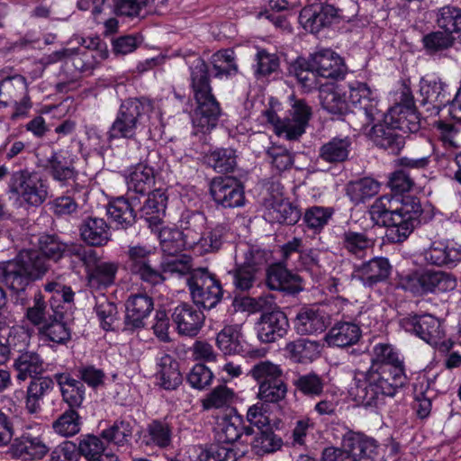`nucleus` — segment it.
Returning <instances> with one entry per match:
<instances>
[{"mask_svg":"<svg viewBox=\"0 0 461 461\" xmlns=\"http://www.w3.org/2000/svg\"><path fill=\"white\" fill-rule=\"evenodd\" d=\"M293 384L300 393L312 397L320 396L324 388L323 380L315 373L299 375L294 380Z\"/></svg>","mask_w":461,"mask_h":461,"instance_id":"obj_64","label":"nucleus"},{"mask_svg":"<svg viewBox=\"0 0 461 461\" xmlns=\"http://www.w3.org/2000/svg\"><path fill=\"white\" fill-rule=\"evenodd\" d=\"M265 218L272 223L293 225L300 219V212L290 202L276 200L267 207Z\"/></svg>","mask_w":461,"mask_h":461,"instance_id":"obj_42","label":"nucleus"},{"mask_svg":"<svg viewBox=\"0 0 461 461\" xmlns=\"http://www.w3.org/2000/svg\"><path fill=\"white\" fill-rule=\"evenodd\" d=\"M378 446L375 439L357 434L344 440L343 448L327 447L321 461H358L359 458L374 459Z\"/></svg>","mask_w":461,"mask_h":461,"instance_id":"obj_14","label":"nucleus"},{"mask_svg":"<svg viewBox=\"0 0 461 461\" xmlns=\"http://www.w3.org/2000/svg\"><path fill=\"white\" fill-rule=\"evenodd\" d=\"M3 74L0 72V104L8 106L10 101L25 89V79L19 75L3 77Z\"/></svg>","mask_w":461,"mask_h":461,"instance_id":"obj_56","label":"nucleus"},{"mask_svg":"<svg viewBox=\"0 0 461 461\" xmlns=\"http://www.w3.org/2000/svg\"><path fill=\"white\" fill-rule=\"evenodd\" d=\"M187 285L194 303L204 309L214 307L221 298V284L205 269L194 271Z\"/></svg>","mask_w":461,"mask_h":461,"instance_id":"obj_15","label":"nucleus"},{"mask_svg":"<svg viewBox=\"0 0 461 461\" xmlns=\"http://www.w3.org/2000/svg\"><path fill=\"white\" fill-rule=\"evenodd\" d=\"M425 262L436 267H456L461 262V245L452 240H437L422 252Z\"/></svg>","mask_w":461,"mask_h":461,"instance_id":"obj_17","label":"nucleus"},{"mask_svg":"<svg viewBox=\"0 0 461 461\" xmlns=\"http://www.w3.org/2000/svg\"><path fill=\"white\" fill-rule=\"evenodd\" d=\"M384 121L403 133L419 131L420 119L416 113L412 93L407 86H402L396 104L384 115Z\"/></svg>","mask_w":461,"mask_h":461,"instance_id":"obj_11","label":"nucleus"},{"mask_svg":"<svg viewBox=\"0 0 461 461\" xmlns=\"http://www.w3.org/2000/svg\"><path fill=\"white\" fill-rule=\"evenodd\" d=\"M401 325L407 332L414 333L441 351H447L451 347L445 339L446 333L441 321L430 314L406 317L402 320Z\"/></svg>","mask_w":461,"mask_h":461,"instance_id":"obj_12","label":"nucleus"},{"mask_svg":"<svg viewBox=\"0 0 461 461\" xmlns=\"http://www.w3.org/2000/svg\"><path fill=\"white\" fill-rule=\"evenodd\" d=\"M456 285L457 280L453 274L440 270L415 271L401 280V287L416 295L447 293Z\"/></svg>","mask_w":461,"mask_h":461,"instance_id":"obj_8","label":"nucleus"},{"mask_svg":"<svg viewBox=\"0 0 461 461\" xmlns=\"http://www.w3.org/2000/svg\"><path fill=\"white\" fill-rule=\"evenodd\" d=\"M420 95L421 96V104H429L428 110H432L438 113L441 107L449 102L446 85L438 77H424L420 81Z\"/></svg>","mask_w":461,"mask_h":461,"instance_id":"obj_21","label":"nucleus"},{"mask_svg":"<svg viewBox=\"0 0 461 461\" xmlns=\"http://www.w3.org/2000/svg\"><path fill=\"white\" fill-rule=\"evenodd\" d=\"M167 205V195L163 189H155L149 194V196L141 207V212L146 221L150 225L157 226L165 216Z\"/></svg>","mask_w":461,"mask_h":461,"instance_id":"obj_40","label":"nucleus"},{"mask_svg":"<svg viewBox=\"0 0 461 461\" xmlns=\"http://www.w3.org/2000/svg\"><path fill=\"white\" fill-rule=\"evenodd\" d=\"M225 233L226 230L222 225L209 228L206 231L203 230L193 249H196L201 254L215 252L221 247Z\"/></svg>","mask_w":461,"mask_h":461,"instance_id":"obj_53","label":"nucleus"},{"mask_svg":"<svg viewBox=\"0 0 461 461\" xmlns=\"http://www.w3.org/2000/svg\"><path fill=\"white\" fill-rule=\"evenodd\" d=\"M288 328V320L283 312H267L261 315L258 323V338L261 342L271 343L283 338Z\"/></svg>","mask_w":461,"mask_h":461,"instance_id":"obj_20","label":"nucleus"},{"mask_svg":"<svg viewBox=\"0 0 461 461\" xmlns=\"http://www.w3.org/2000/svg\"><path fill=\"white\" fill-rule=\"evenodd\" d=\"M54 377L59 386L63 401L68 404L70 409L80 407L86 395L83 383L67 373L55 374Z\"/></svg>","mask_w":461,"mask_h":461,"instance_id":"obj_31","label":"nucleus"},{"mask_svg":"<svg viewBox=\"0 0 461 461\" xmlns=\"http://www.w3.org/2000/svg\"><path fill=\"white\" fill-rule=\"evenodd\" d=\"M398 129L388 125L384 121L383 124H375L372 128V139L376 146L389 150L391 153H398L404 145L403 137L397 132Z\"/></svg>","mask_w":461,"mask_h":461,"instance_id":"obj_36","label":"nucleus"},{"mask_svg":"<svg viewBox=\"0 0 461 461\" xmlns=\"http://www.w3.org/2000/svg\"><path fill=\"white\" fill-rule=\"evenodd\" d=\"M215 433L218 440L222 443L232 444L238 441L244 443L242 437H249L254 433L250 426L245 425L243 417L236 409H231L217 420Z\"/></svg>","mask_w":461,"mask_h":461,"instance_id":"obj_18","label":"nucleus"},{"mask_svg":"<svg viewBox=\"0 0 461 461\" xmlns=\"http://www.w3.org/2000/svg\"><path fill=\"white\" fill-rule=\"evenodd\" d=\"M421 213L420 202L415 196L382 195L369 209L372 221L387 227L386 236L393 243L402 242L410 236Z\"/></svg>","mask_w":461,"mask_h":461,"instance_id":"obj_2","label":"nucleus"},{"mask_svg":"<svg viewBox=\"0 0 461 461\" xmlns=\"http://www.w3.org/2000/svg\"><path fill=\"white\" fill-rule=\"evenodd\" d=\"M46 169L52 179L61 185H67L70 181H75L77 176L73 160L63 151L52 153L47 160Z\"/></svg>","mask_w":461,"mask_h":461,"instance_id":"obj_26","label":"nucleus"},{"mask_svg":"<svg viewBox=\"0 0 461 461\" xmlns=\"http://www.w3.org/2000/svg\"><path fill=\"white\" fill-rule=\"evenodd\" d=\"M14 368L17 372L16 380L24 382L41 375L44 372V362L39 354L27 351L14 360Z\"/></svg>","mask_w":461,"mask_h":461,"instance_id":"obj_38","label":"nucleus"},{"mask_svg":"<svg viewBox=\"0 0 461 461\" xmlns=\"http://www.w3.org/2000/svg\"><path fill=\"white\" fill-rule=\"evenodd\" d=\"M267 261V251L261 249L257 245L248 243H240L237 246L235 250V262L249 268H254L258 271V268L264 266Z\"/></svg>","mask_w":461,"mask_h":461,"instance_id":"obj_46","label":"nucleus"},{"mask_svg":"<svg viewBox=\"0 0 461 461\" xmlns=\"http://www.w3.org/2000/svg\"><path fill=\"white\" fill-rule=\"evenodd\" d=\"M170 429L163 422L155 420L149 424L142 436V442L147 446L165 447L170 443Z\"/></svg>","mask_w":461,"mask_h":461,"instance_id":"obj_58","label":"nucleus"},{"mask_svg":"<svg viewBox=\"0 0 461 461\" xmlns=\"http://www.w3.org/2000/svg\"><path fill=\"white\" fill-rule=\"evenodd\" d=\"M8 195L19 207H39L48 198L49 185L39 173L21 169L11 175Z\"/></svg>","mask_w":461,"mask_h":461,"instance_id":"obj_6","label":"nucleus"},{"mask_svg":"<svg viewBox=\"0 0 461 461\" xmlns=\"http://www.w3.org/2000/svg\"><path fill=\"white\" fill-rule=\"evenodd\" d=\"M191 86L197 106L192 115L194 128L197 131L209 132L216 127L220 115V104L212 94L207 65L198 55L188 57Z\"/></svg>","mask_w":461,"mask_h":461,"instance_id":"obj_3","label":"nucleus"},{"mask_svg":"<svg viewBox=\"0 0 461 461\" xmlns=\"http://www.w3.org/2000/svg\"><path fill=\"white\" fill-rule=\"evenodd\" d=\"M46 260L36 251H22L9 261L0 263V279L15 292L24 291L29 284L48 270Z\"/></svg>","mask_w":461,"mask_h":461,"instance_id":"obj_4","label":"nucleus"},{"mask_svg":"<svg viewBox=\"0 0 461 461\" xmlns=\"http://www.w3.org/2000/svg\"><path fill=\"white\" fill-rule=\"evenodd\" d=\"M391 265L385 258H375L357 266L354 276L365 286H373L384 281L390 275Z\"/></svg>","mask_w":461,"mask_h":461,"instance_id":"obj_24","label":"nucleus"},{"mask_svg":"<svg viewBox=\"0 0 461 461\" xmlns=\"http://www.w3.org/2000/svg\"><path fill=\"white\" fill-rule=\"evenodd\" d=\"M172 319L180 334L195 336L203 324L204 315L193 305L185 303L174 309Z\"/></svg>","mask_w":461,"mask_h":461,"instance_id":"obj_23","label":"nucleus"},{"mask_svg":"<svg viewBox=\"0 0 461 461\" xmlns=\"http://www.w3.org/2000/svg\"><path fill=\"white\" fill-rule=\"evenodd\" d=\"M107 214L118 227L127 228L135 221V212L131 204L123 197H118L109 203Z\"/></svg>","mask_w":461,"mask_h":461,"instance_id":"obj_49","label":"nucleus"},{"mask_svg":"<svg viewBox=\"0 0 461 461\" xmlns=\"http://www.w3.org/2000/svg\"><path fill=\"white\" fill-rule=\"evenodd\" d=\"M288 387L283 379L272 383H262L258 385L257 398L265 403L277 404L285 399Z\"/></svg>","mask_w":461,"mask_h":461,"instance_id":"obj_55","label":"nucleus"},{"mask_svg":"<svg viewBox=\"0 0 461 461\" xmlns=\"http://www.w3.org/2000/svg\"><path fill=\"white\" fill-rule=\"evenodd\" d=\"M267 284L273 290L286 291L291 294L300 292L301 278L280 266L272 267L267 272Z\"/></svg>","mask_w":461,"mask_h":461,"instance_id":"obj_37","label":"nucleus"},{"mask_svg":"<svg viewBox=\"0 0 461 461\" xmlns=\"http://www.w3.org/2000/svg\"><path fill=\"white\" fill-rule=\"evenodd\" d=\"M206 163L221 173L233 170L236 166V155L233 149H218L211 151L205 157Z\"/></svg>","mask_w":461,"mask_h":461,"instance_id":"obj_59","label":"nucleus"},{"mask_svg":"<svg viewBox=\"0 0 461 461\" xmlns=\"http://www.w3.org/2000/svg\"><path fill=\"white\" fill-rule=\"evenodd\" d=\"M79 456L81 455L86 461H116L117 457L113 455L104 453L105 445L104 441L94 435L83 437L77 447Z\"/></svg>","mask_w":461,"mask_h":461,"instance_id":"obj_43","label":"nucleus"},{"mask_svg":"<svg viewBox=\"0 0 461 461\" xmlns=\"http://www.w3.org/2000/svg\"><path fill=\"white\" fill-rule=\"evenodd\" d=\"M437 26L451 36L461 32V9L452 5H445L436 11Z\"/></svg>","mask_w":461,"mask_h":461,"instance_id":"obj_50","label":"nucleus"},{"mask_svg":"<svg viewBox=\"0 0 461 461\" xmlns=\"http://www.w3.org/2000/svg\"><path fill=\"white\" fill-rule=\"evenodd\" d=\"M258 384L262 383H272L281 380L283 376V369L281 366L270 360H262L252 366L248 373Z\"/></svg>","mask_w":461,"mask_h":461,"instance_id":"obj_54","label":"nucleus"},{"mask_svg":"<svg viewBox=\"0 0 461 461\" xmlns=\"http://www.w3.org/2000/svg\"><path fill=\"white\" fill-rule=\"evenodd\" d=\"M157 379L166 390H174L182 383L178 363L169 355L161 356L157 364Z\"/></svg>","mask_w":461,"mask_h":461,"instance_id":"obj_34","label":"nucleus"},{"mask_svg":"<svg viewBox=\"0 0 461 461\" xmlns=\"http://www.w3.org/2000/svg\"><path fill=\"white\" fill-rule=\"evenodd\" d=\"M74 50V54L68 59L72 61L74 68L80 72H91L97 64L108 58L106 49Z\"/></svg>","mask_w":461,"mask_h":461,"instance_id":"obj_47","label":"nucleus"},{"mask_svg":"<svg viewBox=\"0 0 461 461\" xmlns=\"http://www.w3.org/2000/svg\"><path fill=\"white\" fill-rule=\"evenodd\" d=\"M348 87L347 99L355 109L354 114L360 119L361 128L370 126L380 117L375 93L366 83L359 81L348 83Z\"/></svg>","mask_w":461,"mask_h":461,"instance_id":"obj_13","label":"nucleus"},{"mask_svg":"<svg viewBox=\"0 0 461 461\" xmlns=\"http://www.w3.org/2000/svg\"><path fill=\"white\" fill-rule=\"evenodd\" d=\"M52 428L55 433L62 437H72L80 431V416L75 410L69 409L53 422Z\"/></svg>","mask_w":461,"mask_h":461,"instance_id":"obj_57","label":"nucleus"},{"mask_svg":"<svg viewBox=\"0 0 461 461\" xmlns=\"http://www.w3.org/2000/svg\"><path fill=\"white\" fill-rule=\"evenodd\" d=\"M312 69L317 76L325 78H338L344 73V62L335 51L325 49L311 55Z\"/></svg>","mask_w":461,"mask_h":461,"instance_id":"obj_22","label":"nucleus"},{"mask_svg":"<svg viewBox=\"0 0 461 461\" xmlns=\"http://www.w3.org/2000/svg\"><path fill=\"white\" fill-rule=\"evenodd\" d=\"M456 41L455 36L444 31H436L423 36L422 44L429 54H435L451 48Z\"/></svg>","mask_w":461,"mask_h":461,"instance_id":"obj_62","label":"nucleus"},{"mask_svg":"<svg viewBox=\"0 0 461 461\" xmlns=\"http://www.w3.org/2000/svg\"><path fill=\"white\" fill-rule=\"evenodd\" d=\"M334 213L331 207L312 206L303 215V221L307 227L314 231H321L330 221Z\"/></svg>","mask_w":461,"mask_h":461,"instance_id":"obj_61","label":"nucleus"},{"mask_svg":"<svg viewBox=\"0 0 461 461\" xmlns=\"http://www.w3.org/2000/svg\"><path fill=\"white\" fill-rule=\"evenodd\" d=\"M351 149L349 138H333L320 149V158L329 163H339L348 159Z\"/></svg>","mask_w":461,"mask_h":461,"instance_id":"obj_48","label":"nucleus"},{"mask_svg":"<svg viewBox=\"0 0 461 461\" xmlns=\"http://www.w3.org/2000/svg\"><path fill=\"white\" fill-rule=\"evenodd\" d=\"M406 381L403 360L398 350L391 344L377 343L372 349L369 369L355 373L348 394L359 405L375 406L384 396H393Z\"/></svg>","mask_w":461,"mask_h":461,"instance_id":"obj_1","label":"nucleus"},{"mask_svg":"<svg viewBox=\"0 0 461 461\" xmlns=\"http://www.w3.org/2000/svg\"><path fill=\"white\" fill-rule=\"evenodd\" d=\"M76 255L86 268L88 286L93 290H104L114 284L118 271L117 264L103 261L93 249H74Z\"/></svg>","mask_w":461,"mask_h":461,"instance_id":"obj_10","label":"nucleus"},{"mask_svg":"<svg viewBox=\"0 0 461 461\" xmlns=\"http://www.w3.org/2000/svg\"><path fill=\"white\" fill-rule=\"evenodd\" d=\"M80 236L89 246H104L111 240L110 226L98 217H87L80 226Z\"/></svg>","mask_w":461,"mask_h":461,"instance_id":"obj_28","label":"nucleus"},{"mask_svg":"<svg viewBox=\"0 0 461 461\" xmlns=\"http://www.w3.org/2000/svg\"><path fill=\"white\" fill-rule=\"evenodd\" d=\"M294 328L301 335L321 333L327 328V317L319 308H303L297 313Z\"/></svg>","mask_w":461,"mask_h":461,"instance_id":"obj_27","label":"nucleus"},{"mask_svg":"<svg viewBox=\"0 0 461 461\" xmlns=\"http://www.w3.org/2000/svg\"><path fill=\"white\" fill-rule=\"evenodd\" d=\"M245 449L240 451V454L235 452L232 448L223 446L211 447L209 449H201L194 461H236L237 456H241L247 451Z\"/></svg>","mask_w":461,"mask_h":461,"instance_id":"obj_63","label":"nucleus"},{"mask_svg":"<svg viewBox=\"0 0 461 461\" xmlns=\"http://www.w3.org/2000/svg\"><path fill=\"white\" fill-rule=\"evenodd\" d=\"M342 248L350 255L362 258L374 247V240L365 232L346 230L340 237Z\"/></svg>","mask_w":461,"mask_h":461,"instance_id":"obj_44","label":"nucleus"},{"mask_svg":"<svg viewBox=\"0 0 461 461\" xmlns=\"http://www.w3.org/2000/svg\"><path fill=\"white\" fill-rule=\"evenodd\" d=\"M291 109L288 117L281 120L272 109L263 112V117L273 126L274 132L287 140H297L305 132V129L312 117L311 106L303 99H296L294 95L290 97Z\"/></svg>","mask_w":461,"mask_h":461,"instance_id":"obj_7","label":"nucleus"},{"mask_svg":"<svg viewBox=\"0 0 461 461\" xmlns=\"http://www.w3.org/2000/svg\"><path fill=\"white\" fill-rule=\"evenodd\" d=\"M153 300L147 294H138L131 295L125 303L127 324L133 328L144 325V320L153 310Z\"/></svg>","mask_w":461,"mask_h":461,"instance_id":"obj_29","label":"nucleus"},{"mask_svg":"<svg viewBox=\"0 0 461 461\" xmlns=\"http://www.w3.org/2000/svg\"><path fill=\"white\" fill-rule=\"evenodd\" d=\"M158 116L153 103L146 98H129L122 103L107 134L109 140L134 139L137 130L153 115Z\"/></svg>","mask_w":461,"mask_h":461,"instance_id":"obj_5","label":"nucleus"},{"mask_svg":"<svg viewBox=\"0 0 461 461\" xmlns=\"http://www.w3.org/2000/svg\"><path fill=\"white\" fill-rule=\"evenodd\" d=\"M321 348L322 347L320 342L306 339L289 342L285 346V350L289 354L290 358L298 363L313 361L321 355Z\"/></svg>","mask_w":461,"mask_h":461,"instance_id":"obj_41","label":"nucleus"},{"mask_svg":"<svg viewBox=\"0 0 461 461\" xmlns=\"http://www.w3.org/2000/svg\"><path fill=\"white\" fill-rule=\"evenodd\" d=\"M319 97L322 108L330 114L340 116L350 111L347 92L339 85L327 84L322 86L320 88Z\"/></svg>","mask_w":461,"mask_h":461,"instance_id":"obj_25","label":"nucleus"},{"mask_svg":"<svg viewBox=\"0 0 461 461\" xmlns=\"http://www.w3.org/2000/svg\"><path fill=\"white\" fill-rule=\"evenodd\" d=\"M54 382L49 376L32 379L26 389L25 410L30 414H36L41 410L43 398L52 392Z\"/></svg>","mask_w":461,"mask_h":461,"instance_id":"obj_30","label":"nucleus"},{"mask_svg":"<svg viewBox=\"0 0 461 461\" xmlns=\"http://www.w3.org/2000/svg\"><path fill=\"white\" fill-rule=\"evenodd\" d=\"M155 183L153 167L146 164H137L129 169L126 184L129 192L144 194L150 190Z\"/></svg>","mask_w":461,"mask_h":461,"instance_id":"obj_32","label":"nucleus"},{"mask_svg":"<svg viewBox=\"0 0 461 461\" xmlns=\"http://www.w3.org/2000/svg\"><path fill=\"white\" fill-rule=\"evenodd\" d=\"M361 336L357 324L351 322H338L326 334L325 339L330 346L348 347L356 344Z\"/></svg>","mask_w":461,"mask_h":461,"instance_id":"obj_35","label":"nucleus"},{"mask_svg":"<svg viewBox=\"0 0 461 461\" xmlns=\"http://www.w3.org/2000/svg\"><path fill=\"white\" fill-rule=\"evenodd\" d=\"M130 271L145 283L155 285L164 281L159 271V255L155 248L143 245H131L127 251Z\"/></svg>","mask_w":461,"mask_h":461,"instance_id":"obj_9","label":"nucleus"},{"mask_svg":"<svg viewBox=\"0 0 461 461\" xmlns=\"http://www.w3.org/2000/svg\"><path fill=\"white\" fill-rule=\"evenodd\" d=\"M49 451L50 448L41 434L24 431L13 440L8 453L14 458L32 461L43 458Z\"/></svg>","mask_w":461,"mask_h":461,"instance_id":"obj_16","label":"nucleus"},{"mask_svg":"<svg viewBox=\"0 0 461 461\" xmlns=\"http://www.w3.org/2000/svg\"><path fill=\"white\" fill-rule=\"evenodd\" d=\"M211 62L217 77H229L237 72L234 52L230 50H220L212 56Z\"/></svg>","mask_w":461,"mask_h":461,"instance_id":"obj_60","label":"nucleus"},{"mask_svg":"<svg viewBox=\"0 0 461 461\" xmlns=\"http://www.w3.org/2000/svg\"><path fill=\"white\" fill-rule=\"evenodd\" d=\"M178 223L181 229L180 233H182L185 244H187L188 249H193L204 229L205 216L198 212L185 211L181 214Z\"/></svg>","mask_w":461,"mask_h":461,"instance_id":"obj_33","label":"nucleus"},{"mask_svg":"<svg viewBox=\"0 0 461 461\" xmlns=\"http://www.w3.org/2000/svg\"><path fill=\"white\" fill-rule=\"evenodd\" d=\"M282 446V438L270 427L259 429L251 442L252 450L258 456L274 453Z\"/></svg>","mask_w":461,"mask_h":461,"instance_id":"obj_51","label":"nucleus"},{"mask_svg":"<svg viewBox=\"0 0 461 461\" xmlns=\"http://www.w3.org/2000/svg\"><path fill=\"white\" fill-rule=\"evenodd\" d=\"M236 394L233 389L226 385H218L202 400V407L205 411L229 408L234 402Z\"/></svg>","mask_w":461,"mask_h":461,"instance_id":"obj_52","label":"nucleus"},{"mask_svg":"<svg viewBox=\"0 0 461 461\" xmlns=\"http://www.w3.org/2000/svg\"><path fill=\"white\" fill-rule=\"evenodd\" d=\"M210 193L214 202L225 208L240 207L244 204L243 188L233 177H215L211 183Z\"/></svg>","mask_w":461,"mask_h":461,"instance_id":"obj_19","label":"nucleus"},{"mask_svg":"<svg viewBox=\"0 0 461 461\" xmlns=\"http://www.w3.org/2000/svg\"><path fill=\"white\" fill-rule=\"evenodd\" d=\"M380 187L381 184L374 178L363 177L348 183L346 191L350 201L359 204L377 194Z\"/></svg>","mask_w":461,"mask_h":461,"instance_id":"obj_45","label":"nucleus"},{"mask_svg":"<svg viewBox=\"0 0 461 461\" xmlns=\"http://www.w3.org/2000/svg\"><path fill=\"white\" fill-rule=\"evenodd\" d=\"M218 348L225 355L240 354L245 351L240 325H227L216 337Z\"/></svg>","mask_w":461,"mask_h":461,"instance_id":"obj_39","label":"nucleus"}]
</instances>
